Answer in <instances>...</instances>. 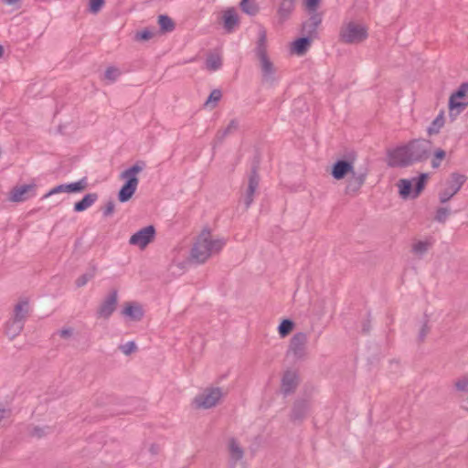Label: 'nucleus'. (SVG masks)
Segmentation results:
<instances>
[{
    "label": "nucleus",
    "instance_id": "nucleus-16",
    "mask_svg": "<svg viewBox=\"0 0 468 468\" xmlns=\"http://www.w3.org/2000/svg\"><path fill=\"white\" fill-rule=\"evenodd\" d=\"M296 5V0H280L277 6V19L279 24H283L290 19Z\"/></svg>",
    "mask_w": 468,
    "mask_h": 468
},
{
    "label": "nucleus",
    "instance_id": "nucleus-29",
    "mask_svg": "<svg viewBox=\"0 0 468 468\" xmlns=\"http://www.w3.org/2000/svg\"><path fill=\"white\" fill-rule=\"evenodd\" d=\"M158 25L163 33L172 32L176 28L175 22L166 15H160L158 16Z\"/></svg>",
    "mask_w": 468,
    "mask_h": 468
},
{
    "label": "nucleus",
    "instance_id": "nucleus-47",
    "mask_svg": "<svg viewBox=\"0 0 468 468\" xmlns=\"http://www.w3.org/2000/svg\"><path fill=\"white\" fill-rule=\"evenodd\" d=\"M115 204L112 200H110L106 203V205L101 208L103 217L108 218L111 217L114 212Z\"/></svg>",
    "mask_w": 468,
    "mask_h": 468
},
{
    "label": "nucleus",
    "instance_id": "nucleus-12",
    "mask_svg": "<svg viewBox=\"0 0 468 468\" xmlns=\"http://www.w3.org/2000/svg\"><path fill=\"white\" fill-rule=\"evenodd\" d=\"M154 236L155 228L153 225H149L132 235L129 243L133 246H138L140 249H144L154 240Z\"/></svg>",
    "mask_w": 468,
    "mask_h": 468
},
{
    "label": "nucleus",
    "instance_id": "nucleus-55",
    "mask_svg": "<svg viewBox=\"0 0 468 468\" xmlns=\"http://www.w3.org/2000/svg\"><path fill=\"white\" fill-rule=\"evenodd\" d=\"M4 55V48L0 45V58Z\"/></svg>",
    "mask_w": 468,
    "mask_h": 468
},
{
    "label": "nucleus",
    "instance_id": "nucleus-18",
    "mask_svg": "<svg viewBox=\"0 0 468 468\" xmlns=\"http://www.w3.org/2000/svg\"><path fill=\"white\" fill-rule=\"evenodd\" d=\"M254 53L258 60L269 58L267 51V32L263 27L260 28Z\"/></svg>",
    "mask_w": 468,
    "mask_h": 468
},
{
    "label": "nucleus",
    "instance_id": "nucleus-27",
    "mask_svg": "<svg viewBox=\"0 0 468 468\" xmlns=\"http://www.w3.org/2000/svg\"><path fill=\"white\" fill-rule=\"evenodd\" d=\"M65 193H80L85 190L88 186L87 178L83 177L80 180L69 184H62Z\"/></svg>",
    "mask_w": 468,
    "mask_h": 468
},
{
    "label": "nucleus",
    "instance_id": "nucleus-17",
    "mask_svg": "<svg viewBox=\"0 0 468 468\" xmlns=\"http://www.w3.org/2000/svg\"><path fill=\"white\" fill-rule=\"evenodd\" d=\"M366 178L367 173L357 174L354 171L346 182L345 193L351 196L356 195L365 184Z\"/></svg>",
    "mask_w": 468,
    "mask_h": 468
},
{
    "label": "nucleus",
    "instance_id": "nucleus-43",
    "mask_svg": "<svg viewBox=\"0 0 468 468\" xmlns=\"http://www.w3.org/2000/svg\"><path fill=\"white\" fill-rule=\"evenodd\" d=\"M317 27L314 26L312 23L306 21L303 24V31L307 34V37H311L314 38L316 35Z\"/></svg>",
    "mask_w": 468,
    "mask_h": 468
},
{
    "label": "nucleus",
    "instance_id": "nucleus-23",
    "mask_svg": "<svg viewBox=\"0 0 468 468\" xmlns=\"http://www.w3.org/2000/svg\"><path fill=\"white\" fill-rule=\"evenodd\" d=\"M238 128L239 122L236 119L231 120L225 129H220L217 132L214 139V144L216 145L222 144L225 138L231 133L237 131Z\"/></svg>",
    "mask_w": 468,
    "mask_h": 468
},
{
    "label": "nucleus",
    "instance_id": "nucleus-52",
    "mask_svg": "<svg viewBox=\"0 0 468 468\" xmlns=\"http://www.w3.org/2000/svg\"><path fill=\"white\" fill-rule=\"evenodd\" d=\"M5 3L13 5L15 9H19L21 6L20 0H5Z\"/></svg>",
    "mask_w": 468,
    "mask_h": 468
},
{
    "label": "nucleus",
    "instance_id": "nucleus-50",
    "mask_svg": "<svg viewBox=\"0 0 468 468\" xmlns=\"http://www.w3.org/2000/svg\"><path fill=\"white\" fill-rule=\"evenodd\" d=\"M57 334L62 337V338H65V339H68L69 337L72 336L73 335V329L70 328V327H68V328H63L59 331L57 332Z\"/></svg>",
    "mask_w": 468,
    "mask_h": 468
},
{
    "label": "nucleus",
    "instance_id": "nucleus-42",
    "mask_svg": "<svg viewBox=\"0 0 468 468\" xmlns=\"http://www.w3.org/2000/svg\"><path fill=\"white\" fill-rule=\"evenodd\" d=\"M450 215V210L447 207H439L436 211L435 220L440 223H444Z\"/></svg>",
    "mask_w": 468,
    "mask_h": 468
},
{
    "label": "nucleus",
    "instance_id": "nucleus-51",
    "mask_svg": "<svg viewBox=\"0 0 468 468\" xmlns=\"http://www.w3.org/2000/svg\"><path fill=\"white\" fill-rule=\"evenodd\" d=\"M58 193H65L63 185H58L52 189H50L47 194L44 195V197H48L51 195L58 194Z\"/></svg>",
    "mask_w": 468,
    "mask_h": 468
},
{
    "label": "nucleus",
    "instance_id": "nucleus-28",
    "mask_svg": "<svg viewBox=\"0 0 468 468\" xmlns=\"http://www.w3.org/2000/svg\"><path fill=\"white\" fill-rule=\"evenodd\" d=\"M240 9L249 16H255L259 13L260 7L256 0H241Z\"/></svg>",
    "mask_w": 468,
    "mask_h": 468
},
{
    "label": "nucleus",
    "instance_id": "nucleus-10",
    "mask_svg": "<svg viewBox=\"0 0 468 468\" xmlns=\"http://www.w3.org/2000/svg\"><path fill=\"white\" fill-rule=\"evenodd\" d=\"M388 165L390 167H407L411 165L407 144L387 151Z\"/></svg>",
    "mask_w": 468,
    "mask_h": 468
},
{
    "label": "nucleus",
    "instance_id": "nucleus-30",
    "mask_svg": "<svg viewBox=\"0 0 468 468\" xmlns=\"http://www.w3.org/2000/svg\"><path fill=\"white\" fill-rule=\"evenodd\" d=\"M207 69L210 71H216L222 66V59L218 54H210L206 59Z\"/></svg>",
    "mask_w": 468,
    "mask_h": 468
},
{
    "label": "nucleus",
    "instance_id": "nucleus-13",
    "mask_svg": "<svg viewBox=\"0 0 468 468\" xmlns=\"http://www.w3.org/2000/svg\"><path fill=\"white\" fill-rule=\"evenodd\" d=\"M117 303L118 291L116 289H112L99 306L97 315L99 317L108 319L115 311Z\"/></svg>",
    "mask_w": 468,
    "mask_h": 468
},
{
    "label": "nucleus",
    "instance_id": "nucleus-39",
    "mask_svg": "<svg viewBox=\"0 0 468 468\" xmlns=\"http://www.w3.org/2000/svg\"><path fill=\"white\" fill-rule=\"evenodd\" d=\"M121 75L119 69L115 67H108L105 70L104 77L110 81H115Z\"/></svg>",
    "mask_w": 468,
    "mask_h": 468
},
{
    "label": "nucleus",
    "instance_id": "nucleus-48",
    "mask_svg": "<svg viewBox=\"0 0 468 468\" xmlns=\"http://www.w3.org/2000/svg\"><path fill=\"white\" fill-rule=\"evenodd\" d=\"M137 348L134 341H129L123 345H120L119 351H134Z\"/></svg>",
    "mask_w": 468,
    "mask_h": 468
},
{
    "label": "nucleus",
    "instance_id": "nucleus-31",
    "mask_svg": "<svg viewBox=\"0 0 468 468\" xmlns=\"http://www.w3.org/2000/svg\"><path fill=\"white\" fill-rule=\"evenodd\" d=\"M444 125V116L443 112H441L431 123V125L427 129V133L429 135H433L439 133L441 127Z\"/></svg>",
    "mask_w": 468,
    "mask_h": 468
},
{
    "label": "nucleus",
    "instance_id": "nucleus-34",
    "mask_svg": "<svg viewBox=\"0 0 468 468\" xmlns=\"http://www.w3.org/2000/svg\"><path fill=\"white\" fill-rule=\"evenodd\" d=\"M455 389L463 394L468 393V375L462 376L454 381Z\"/></svg>",
    "mask_w": 468,
    "mask_h": 468
},
{
    "label": "nucleus",
    "instance_id": "nucleus-5",
    "mask_svg": "<svg viewBox=\"0 0 468 468\" xmlns=\"http://www.w3.org/2000/svg\"><path fill=\"white\" fill-rule=\"evenodd\" d=\"M429 175L420 174L418 177L412 179H400L398 182L399 196L406 199L411 196L412 198L418 197L423 191L427 183Z\"/></svg>",
    "mask_w": 468,
    "mask_h": 468
},
{
    "label": "nucleus",
    "instance_id": "nucleus-49",
    "mask_svg": "<svg viewBox=\"0 0 468 468\" xmlns=\"http://www.w3.org/2000/svg\"><path fill=\"white\" fill-rule=\"evenodd\" d=\"M312 15L308 20V22L312 23L314 26L317 27L321 24L322 22V16L320 14L316 13L315 12H311Z\"/></svg>",
    "mask_w": 468,
    "mask_h": 468
},
{
    "label": "nucleus",
    "instance_id": "nucleus-20",
    "mask_svg": "<svg viewBox=\"0 0 468 468\" xmlns=\"http://www.w3.org/2000/svg\"><path fill=\"white\" fill-rule=\"evenodd\" d=\"M224 28L227 32L230 33L239 25V19L236 10L231 7L224 11L223 14Z\"/></svg>",
    "mask_w": 468,
    "mask_h": 468
},
{
    "label": "nucleus",
    "instance_id": "nucleus-35",
    "mask_svg": "<svg viewBox=\"0 0 468 468\" xmlns=\"http://www.w3.org/2000/svg\"><path fill=\"white\" fill-rule=\"evenodd\" d=\"M95 272H96V268L93 266L87 272L80 275L76 280V286L77 287L84 286L90 280H91L94 277Z\"/></svg>",
    "mask_w": 468,
    "mask_h": 468
},
{
    "label": "nucleus",
    "instance_id": "nucleus-32",
    "mask_svg": "<svg viewBox=\"0 0 468 468\" xmlns=\"http://www.w3.org/2000/svg\"><path fill=\"white\" fill-rule=\"evenodd\" d=\"M294 322L291 319H283L278 326V332L282 337L287 336L293 329Z\"/></svg>",
    "mask_w": 468,
    "mask_h": 468
},
{
    "label": "nucleus",
    "instance_id": "nucleus-9",
    "mask_svg": "<svg viewBox=\"0 0 468 468\" xmlns=\"http://www.w3.org/2000/svg\"><path fill=\"white\" fill-rule=\"evenodd\" d=\"M466 180L467 176L465 175L452 173L450 178L446 181V187L439 194L441 203L448 202L454 195H456Z\"/></svg>",
    "mask_w": 468,
    "mask_h": 468
},
{
    "label": "nucleus",
    "instance_id": "nucleus-44",
    "mask_svg": "<svg viewBox=\"0 0 468 468\" xmlns=\"http://www.w3.org/2000/svg\"><path fill=\"white\" fill-rule=\"evenodd\" d=\"M154 37V33L149 29L145 28L135 34V40L137 41H147Z\"/></svg>",
    "mask_w": 468,
    "mask_h": 468
},
{
    "label": "nucleus",
    "instance_id": "nucleus-15",
    "mask_svg": "<svg viewBox=\"0 0 468 468\" xmlns=\"http://www.w3.org/2000/svg\"><path fill=\"white\" fill-rule=\"evenodd\" d=\"M354 164L351 160L339 159L335 161L331 169V176L335 180L344 179L354 172Z\"/></svg>",
    "mask_w": 468,
    "mask_h": 468
},
{
    "label": "nucleus",
    "instance_id": "nucleus-6",
    "mask_svg": "<svg viewBox=\"0 0 468 468\" xmlns=\"http://www.w3.org/2000/svg\"><path fill=\"white\" fill-rule=\"evenodd\" d=\"M368 37L367 28L355 22L344 25L340 29V40L346 44H358Z\"/></svg>",
    "mask_w": 468,
    "mask_h": 468
},
{
    "label": "nucleus",
    "instance_id": "nucleus-14",
    "mask_svg": "<svg viewBox=\"0 0 468 468\" xmlns=\"http://www.w3.org/2000/svg\"><path fill=\"white\" fill-rule=\"evenodd\" d=\"M259 66L261 72V82L269 86H273L276 81L277 68L270 58H266L259 60Z\"/></svg>",
    "mask_w": 468,
    "mask_h": 468
},
{
    "label": "nucleus",
    "instance_id": "nucleus-40",
    "mask_svg": "<svg viewBox=\"0 0 468 468\" xmlns=\"http://www.w3.org/2000/svg\"><path fill=\"white\" fill-rule=\"evenodd\" d=\"M105 4V0H90L89 11L92 14H97L101 11Z\"/></svg>",
    "mask_w": 468,
    "mask_h": 468
},
{
    "label": "nucleus",
    "instance_id": "nucleus-25",
    "mask_svg": "<svg viewBox=\"0 0 468 468\" xmlns=\"http://www.w3.org/2000/svg\"><path fill=\"white\" fill-rule=\"evenodd\" d=\"M29 192V185H23L15 186L9 193L8 199L11 202L18 203L27 199V195Z\"/></svg>",
    "mask_w": 468,
    "mask_h": 468
},
{
    "label": "nucleus",
    "instance_id": "nucleus-7",
    "mask_svg": "<svg viewBox=\"0 0 468 468\" xmlns=\"http://www.w3.org/2000/svg\"><path fill=\"white\" fill-rule=\"evenodd\" d=\"M468 107V82L462 83L449 100V115L454 119Z\"/></svg>",
    "mask_w": 468,
    "mask_h": 468
},
{
    "label": "nucleus",
    "instance_id": "nucleus-36",
    "mask_svg": "<svg viewBox=\"0 0 468 468\" xmlns=\"http://www.w3.org/2000/svg\"><path fill=\"white\" fill-rule=\"evenodd\" d=\"M430 331H431V326L429 325V321L426 319L420 325L418 336H417L418 342H420V343L424 342L426 339V336L428 335Z\"/></svg>",
    "mask_w": 468,
    "mask_h": 468
},
{
    "label": "nucleus",
    "instance_id": "nucleus-45",
    "mask_svg": "<svg viewBox=\"0 0 468 468\" xmlns=\"http://www.w3.org/2000/svg\"><path fill=\"white\" fill-rule=\"evenodd\" d=\"M48 427L37 426V427H34L33 430H31V437L42 438L43 436L48 434Z\"/></svg>",
    "mask_w": 468,
    "mask_h": 468
},
{
    "label": "nucleus",
    "instance_id": "nucleus-2",
    "mask_svg": "<svg viewBox=\"0 0 468 468\" xmlns=\"http://www.w3.org/2000/svg\"><path fill=\"white\" fill-rule=\"evenodd\" d=\"M144 167V161H137L133 165L121 173L120 178L124 179L125 183L118 192V200L120 202L125 203L133 197L139 183L137 174L143 171Z\"/></svg>",
    "mask_w": 468,
    "mask_h": 468
},
{
    "label": "nucleus",
    "instance_id": "nucleus-26",
    "mask_svg": "<svg viewBox=\"0 0 468 468\" xmlns=\"http://www.w3.org/2000/svg\"><path fill=\"white\" fill-rule=\"evenodd\" d=\"M308 336L305 333L299 332L295 334L290 342L288 351H303L305 348Z\"/></svg>",
    "mask_w": 468,
    "mask_h": 468
},
{
    "label": "nucleus",
    "instance_id": "nucleus-41",
    "mask_svg": "<svg viewBox=\"0 0 468 468\" xmlns=\"http://www.w3.org/2000/svg\"><path fill=\"white\" fill-rule=\"evenodd\" d=\"M445 156H446V153L444 150H442V149L436 150V152L434 154V157L431 160V166L433 168L439 167L441 165V161L443 160L445 158Z\"/></svg>",
    "mask_w": 468,
    "mask_h": 468
},
{
    "label": "nucleus",
    "instance_id": "nucleus-21",
    "mask_svg": "<svg viewBox=\"0 0 468 468\" xmlns=\"http://www.w3.org/2000/svg\"><path fill=\"white\" fill-rule=\"evenodd\" d=\"M122 313L133 321H140L144 316L142 306L134 303H127Z\"/></svg>",
    "mask_w": 468,
    "mask_h": 468
},
{
    "label": "nucleus",
    "instance_id": "nucleus-38",
    "mask_svg": "<svg viewBox=\"0 0 468 468\" xmlns=\"http://www.w3.org/2000/svg\"><path fill=\"white\" fill-rule=\"evenodd\" d=\"M222 97V93L220 91V90H213L208 98L207 99L206 102H205V106H208L210 103H214V105L212 107H215V105L217 104L218 101H220Z\"/></svg>",
    "mask_w": 468,
    "mask_h": 468
},
{
    "label": "nucleus",
    "instance_id": "nucleus-24",
    "mask_svg": "<svg viewBox=\"0 0 468 468\" xmlns=\"http://www.w3.org/2000/svg\"><path fill=\"white\" fill-rule=\"evenodd\" d=\"M97 193H89L85 195L82 199L74 204L75 212H82L91 207L98 199Z\"/></svg>",
    "mask_w": 468,
    "mask_h": 468
},
{
    "label": "nucleus",
    "instance_id": "nucleus-33",
    "mask_svg": "<svg viewBox=\"0 0 468 468\" xmlns=\"http://www.w3.org/2000/svg\"><path fill=\"white\" fill-rule=\"evenodd\" d=\"M229 450L232 458L239 460L242 457L243 451L239 443L235 440H230L229 442Z\"/></svg>",
    "mask_w": 468,
    "mask_h": 468
},
{
    "label": "nucleus",
    "instance_id": "nucleus-3",
    "mask_svg": "<svg viewBox=\"0 0 468 468\" xmlns=\"http://www.w3.org/2000/svg\"><path fill=\"white\" fill-rule=\"evenodd\" d=\"M29 302L27 297L21 298L14 307L13 316L5 323V334L9 339H13L22 331L27 314Z\"/></svg>",
    "mask_w": 468,
    "mask_h": 468
},
{
    "label": "nucleus",
    "instance_id": "nucleus-22",
    "mask_svg": "<svg viewBox=\"0 0 468 468\" xmlns=\"http://www.w3.org/2000/svg\"><path fill=\"white\" fill-rule=\"evenodd\" d=\"M312 40L313 38L307 36L295 39L292 44V52L299 56L304 55L310 48Z\"/></svg>",
    "mask_w": 468,
    "mask_h": 468
},
{
    "label": "nucleus",
    "instance_id": "nucleus-11",
    "mask_svg": "<svg viewBox=\"0 0 468 468\" xmlns=\"http://www.w3.org/2000/svg\"><path fill=\"white\" fill-rule=\"evenodd\" d=\"M259 164L256 163L252 165L249 178L248 186L242 196V201L244 203L245 210L249 209L250 205L253 203L255 192L259 187L260 176L258 174Z\"/></svg>",
    "mask_w": 468,
    "mask_h": 468
},
{
    "label": "nucleus",
    "instance_id": "nucleus-54",
    "mask_svg": "<svg viewBox=\"0 0 468 468\" xmlns=\"http://www.w3.org/2000/svg\"><path fill=\"white\" fill-rule=\"evenodd\" d=\"M370 330V322L369 321H366L364 324H363V328H362V331L364 333H368Z\"/></svg>",
    "mask_w": 468,
    "mask_h": 468
},
{
    "label": "nucleus",
    "instance_id": "nucleus-4",
    "mask_svg": "<svg viewBox=\"0 0 468 468\" xmlns=\"http://www.w3.org/2000/svg\"><path fill=\"white\" fill-rule=\"evenodd\" d=\"M226 393L222 388L208 387L194 398L193 405L197 409H211L222 401Z\"/></svg>",
    "mask_w": 468,
    "mask_h": 468
},
{
    "label": "nucleus",
    "instance_id": "nucleus-19",
    "mask_svg": "<svg viewBox=\"0 0 468 468\" xmlns=\"http://www.w3.org/2000/svg\"><path fill=\"white\" fill-rule=\"evenodd\" d=\"M298 383L297 374L293 371H287L282 377L281 389L284 394L292 393L295 390Z\"/></svg>",
    "mask_w": 468,
    "mask_h": 468
},
{
    "label": "nucleus",
    "instance_id": "nucleus-37",
    "mask_svg": "<svg viewBox=\"0 0 468 468\" xmlns=\"http://www.w3.org/2000/svg\"><path fill=\"white\" fill-rule=\"evenodd\" d=\"M431 246V243L429 241H418L412 247V250L416 254L423 255Z\"/></svg>",
    "mask_w": 468,
    "mask_h": 468
},
{
    "label": "nucleus",
    "instance_id": "nucleus-53",
    "mask_svg": "<svg viewBox=\"0 0 468 468\" xmlns=\"http://www.w3.org/2000/svg\"><path fill=\"white\" fill-rule=\"evenodd\" d=\"M9 417V411L4 408H0V423Z\"/></svg>",
    "mask_w": 468,
    "mask_h": 468
},
{
    "label": "nucleus",
    "instance_id": "nucleus-46",
    "mask_svg": "<svg viewBox=\"0 0 468 468\" xmlns=\"http://www.w3.org/2000/svg\"><path fill=\"white\" fill-rule=\"evenodd\" d=\"M303 5L308 12H315L322 0H303Z\"/></svg>",
    "mask_w": 468,
    "mask_h": 468
},
{
    "label": "nucleus",
    "instance_id": "nucleus-8",
    "mask_svg": "<svg viewBox=\"0 0 468 468\" xmlns=\"http://www.w3.org/2000/svg\"><path fill=\"white\" fill-rule=\"evenodd\" d=\"M411 165L426 161L431 151V142L425 139H414L407 144Z\"/></svg>",
    "mask_w": 468,
    "mask_h": 468
},
{
    "label": "nucleus",
    "instance_id": "nucleus-1",
    "mask_svg": "<svg viewBox=\"0 0 468 468\" xmlns=\"http://www.w3.org/2000/svg\"><path fill=\"white\" fill-rule=\"evenodd\" d=\"M223 239H213L208 229L197 236L190 251L189 261L197 264L205 263L213 254L218 253L225 246Z\"/></svg>",
    "mask_w": 468,
    "mask_h": 468
}]
</instances>
